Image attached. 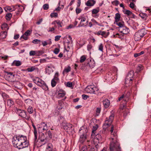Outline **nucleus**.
I'll list each match as a JSON object with an SVG mask.
<instances>
[{"label": "nucleus", "instance_id": "23", "mask_svg": "<svg viewBox=\"0 0 151 151\" xmlns=\"http://www.w3.org/2000/svg\"><path fill=\"white\" fill-rule=\"evenodd\" d=\"M53 146L51 143L47 144L46 148V151H55L53 150Z\"/></svg>", "mask_w": 151, "mask_h": 151}, {"label": "nucleus", "instance_id": "29", "mask_svg": "<svg viewBox=\"0 0 151 151\" xmlns=\"http://www.w3.org/2000/svg\"><path fill=\"white\" fill-rule=\"evenodd\" d=\"M123 12L125 14L127 15H130L132 14L133 16V17L134 18L135 16L133 14L132 12L129 10L124 9L123 10Z\"/></svg>", "mask_w": 151, "mask_h": 151}, {"label": "nucleus", "instance_id": "50", "mask_svg": "<svg viewBox=\"0 0 151 151\" xmlns=\"http://www.w3.org/2000/svg\"><path fill=\"white\" fill-rule=\"evenodd\" d=\"M129 7L133 9H135L136 6L133 3L131 2L129 5Z\"/></svg>", "mask_w": 151, "mask_h": 151}, {"label": "nucleus", "instance_id": "54", "mask_svg": "<svg viewBox=\"0 0 151 151\" xmlns=\"http://www.w3.org/2000/svg\"><path fill=\"white\" fill-rule=\"evenodd\" d=\"M32 31L30 30H27V31L24 34V35L26 36H28L30 35V33L32 32Z\"/></svg>", "mask_w": 151, "mask_h": 151}, {"label": "nucleus", "instance_id": "62", "mask_svg": "<svg viewBox=\"0 0 151 151\" xmlns=\"http://www.w3.org/2000/svg\"><path fill=\"white\" fill-rule=\"evenodd\" d=\"M7 76L8 77H11L12 78L14 77V75L13 74V73L12 72H8L7 73Z\"/></svg>", "mask_w": 151, "mask_h": 151}, {"label": "nucleus", "instance_id": "18", "mask_svg": "<svg viewBox=\"0 0 151 151\" xmlns=\"http://www.w3.org/2000/svg\"><path fill=\"white\" fill-rule=\"evenodd\" d=\"M119 31L124 34H127L129 33V30L128 28L124 26L119 29Z\"/></svg>", "mask_w": 151, "mask_h": 151}, {"label": "nucleus", "instance_id": "2", "mask_svg": "<svg viewBox=\"0 0 151 151\" xmlns=\"http://www.w3.org/2000/svg\"><path fill=\"white\" fill-rule=\"evenodd\" d=\"M114 129V126L112 125L111 127L110 132L111 133V135L114 137H111V139L112 141H111L110 145V151H121V148L119 146V144L117 140V137L116 133L113 132Z\"/></svg>", "mask_w": 151, "mask_h": 151}, {"label": "nucleus", "instance_id": "32", "mask_svg": "<svg viewBox=\"0 0 151 151\" xmlns=\"http://www.w3.org/2000/svg\"><path fill=\"white\" fill-rule=\"evenodd\" d=\"M92 138L94 139H96L99 141L101 140L102 137L101 135L99 134H96Z\"/></svg>", "mask_w": 151, "mask_h": 151}, {"label": "nucleus", "instance_id": "9", "mask_svg": "<svg viewBox=\"0 0 151 151\" xmlns=\"http://www.w3.org/2000/svg\"><path fill=\"white\" fill-rule=\"evenodd\" d=\"M78 19L79 20H81L80 24L78 26L79 27H85L87 25L88 20H86V18L85 17H81L78 18Z\"/></svg>", "mask_w": 151, "mask_h": 151}, {"label": "nucleus", "instance_id": "51", "mask_svg": "<svg viewBox=\"0 0 151 151\" xmlns=\"http://www.w3.org/2000/svg\"><path fill=\"white\" fill-rule=\"evenodd\" d=\"M88 148L86 146L84 145L82 146L80 150V151H87Z\"/></svg>", "mask_w": 151, "mask_h": 151}, {"label": "nucleus", "instance_id": "63", "mask_svg": "<svg viewBox=\"0 0 151 151\" xmlns=\"http://www.w3.org/2000/svg\"><path fill=\"white\" fill-rule=\"evenodd\" d=\"M76 12L77 14H78L80 13L81 11V9L76 8Z\"/></svg>", "mask_w": 151, "mask_h": 151}, {"label": "nucleus", "instance_id": "8", "mask_svg": "<svg viewBox=\"0 0 151 151\" xmlns=\"http://www.w3.org/2000/svg\"><path fill=\"white\" fill-rule=\"evenodd\" d=\"M115 75V73H108L106 75V79L108 81L112 80L115 81L117 79L116 76Z\"/></svg>", "mask_w": 151, "mask_h": 151}, {"label": "nucleus", "instance_id": "30", "mask_svg": "<svg viewBox=\"0 0 151 151\" xmlns=\"http://www.w3.org/2000/svg\"><path fill=\"white\" fill-rule=\"evenodd\" d=\"M32 126L33 127L34 129V133L35 136V140L37 139V131L35 125L33 124H32Z\"/></svg>", "mask_w": 151, "mask_h": 151}, {"label": "nucleus", "instance_id": "5", "mask_svg": "<svg viewBox=\"0 0 151 151\" xmlns=\"http://www.w3.org/2000/svg\"><path fill=\"white\" fill-rule=\"evenodd\" d=\"M85 91L87 93H94L98 94L99 89L94 85H90L87 86L85 89Z\"/></svg>", "mask_w": 151, "mask_h": 151}, {"label": "nucleus", "instance_id": "47", "mask_svg": "<svg viewBox=\"0 0 151 151\" xmlns=\"http://www.w3.org/2000/svg\"><path fill=\"white\" fill-rule=\"evenodd\" d=\"M56 81L52 79L51 81V85L52 87H54L56 85L57 83L58 82H56Z\"/></svg>", "mask_w": 151, "mask_h": 151}, {"label": "nucleus", "instance_id": "52", "mask_svg": "<svg viewBox=\"0 0 151 151\" xmlns=\"http://www.w3.org/2000/svg\"><path fill=\"white\" fill-rule=\"evenodd\" d=\"M58 14L57 13L53 12L51 14L50 16L51 17H58Z\"/></svg>", "mask_w": 151, "mask_h": 151}, {"label": "nucleus", "instance_id": "37", "mask_svg": "<svg viewBox=\"0 0 151 151\" xmlns=\"http://www.w3.org/2000/svg\"><path fill=\"white\" fill-rule=\"evenodd\" d=\"M14 104V101L12 99H8L7 100V105L9 107H11Z\"/></svg>", "mask_w": 151, "mask_h": 151}, {"label": "nucleus", "instance_id": "25", "mask_svg": "<svg viewBox=\"0 0 151 151\" xmlns=\"http://www.w3.org/2000/svg\"><path fill=\"white\" fill-rule=\"evenodd\" d=\"M98 126L97 124L95 126H93V128L92 130V133L91 135V137L93 138V136L96 134V131L97 129Z\"/></svg>", "mask_w": 151, "mask_h": 151}, {"label": "nucleus", "instance_id": "55", "mask_svg": "<svg viewBox=\"0 0 151 151\" xmlns=\"http://www.w3.org/2000/svg\"><path fill=\"white\" fill-rule=\"evenodd\" d=\"M129 112L128 110L127 109H126L125 110V111L124 112V113L123 116L124 117H125L127 116V115L129 114Z\"/></svg>", "mask_w": 151, "mask_h": 151}, {"label": "nucleus", "instance_id": "35", "mask_svg": "<svg viewBox=\"0 0 151 151\" xmlns=\"http://www.w3.org/2000/svg\"><path fill=\"white\" fill-rule=\"evenodd\" d=\"M140 16L142 18V19L144 20H146L147 18L148 17L147 15L144 13H141L139 14Z\"/></svg>", "mask_w": 151, "mask_h": 151}, {"label": "nucleus", "instance_id": "49", "mask_svg": "<svg viewBox=\"0 0 151 151\" xmlns=\"http://www.w3.org/2000/svg\"><path fill=\"white\" fill-rule=\"evenodd\" d=\"M142 69V65H139L137 67L136 72L138 73Z\"/></svg>", "mask_w": 151, "mask_h": 151}, {"label": "nucleus", "instance_id": "19", "mask_svg": "<svg viewBox=\"0 0 151 151\" xmlns=\"http://www.w3.org/2000/svg\"><path fill=\"white\" fill-rule=\"evenodd\" d=\"M71 70V68L69 65L65 66L63 71V75H67L68 72H70Z\"/></svg>", "mask_w": 151, "mask_h": 151}, {"label": "nucleus", "instance_id": "56", "mask_svg": "<svg viewBox=\"0 0 151 151\" xmlns=\"http://www.w3.org/2000/svg\"><path fill=\"white\" fill-rule=\"evenodd\" d=\"M40 40H39L38 39H35L34 40L32 41V42L35 44H36L38 43L39 42H40Z\"/></svg>", "mask_w": 151, "mask_h": 151}, {"label": "nucleus", "instance_id": "60", "mask_svg": "<svg viewBox=\"0 0 151 151\" xmlns=\"http://www.w3.org/2000/svg\"><path fill=\"white\" fill-rule=\"evenodd\" d=\"M59 51L60 50L58 48H55L53 51L54 53L56 54H58Z\"/></svg>", "mask_w": 151, "mask_h": 151}, {"label": "nucleus", "instance_id": "58", "mask_svg": "<svg viewBox=\"0 0 151 151\" xmlns=\"http://www.w3.org/2000/svg\"><path fill=\"white\" fill-rule=\"evenodd\" d=\"M43 8L44 10H47L49 8V5L48 4H45L43 6Z\"/></svg>", "mask_w": 151, "mask_h": 151}, {"label": "nucleus", "instance_id": "40", "mask_svg": "<svg viewBox=\"0 0 151 151\" xmlns=\"http://www.w3.org/2000/svg\"><path fill=\"white\" fill-rule=\"evenodd\" d=\"M4 9L5 11L6 12H7L8 11L12 12L14 10V9H12L11 7L9 6L5 7H4Z\"/></svg>", "mask_w": 151, "mask_h": 151}, {"label": "nucleus", "instance_id": "20", "mask_svg": "<svg viewBox=\"0 0 151 151\" xmlns=\"http://www.w3.org/2000/svg\"><path fill=\"white\" fill-rule=\"evenodd\" d=\"M58 104L56 109L58 113L60 112V111L63 109V103L62 101H58Z\"/></svg>", "mask_w": 151, "mask_h": 151}, {"label": "nucleus", "instance_id": "53", "mask_svg": "<svg viewBox=\"0 0 151 151\" xmlns=\"http://www.w3.org/2000/svg\"><path fill=\"white\" fill-rule=\"evenodd\" d=\"M46 134L50 138H51L52 137V134L50 130L46 132Z\"/></svg>", "mask_w": 151, "mask_h": 151}, {"label": "nucleus", "instance_id": "14", "mask_svg": "<svg viewBox=\"0 0 151 151\" xmlns=\"http://www.w3.org/2000/svg\"><path fill=\"white\" fill-rule=\"evenodd\" d=\"M42 136L40 137L39 139V140L40 142H41V144L40 145H37L38 144L37 143V142L36 143L35 142V145H36L37 147L39 146H41L42 145H44L46 142V138L44 136V134L42 133Z\"/></svg>", "mask_w": 151, "mask_h": 151}, {"label": "nucleus", "instance_id": "13", "mask_svg": "<svg viewBox=\"0 0 151 151\" xmlns=\"http://www.w3.org/2000/svg\"><path fill=\"white\" fill-rule=\"evenodd\" d=\"M54 67L52 65H47L45 68L46 73L48 75H50L54 71L53 69Z\"/></svg>", "mask_w": 151, "mask_h": 151}, {"label": "nucleus", "instance_id": "61", "mask_svg": "<svg viewBox=\"0 0 151 151\" xmlns=\"http://www.w3.org/2000/svg\"><path fill=\"white\" fill-rule=\"evenodd\" d=\"M61 36L60 35H57L55 37V40L56 41H57L59 40Z\"/></svg>", "mask_w": 151, "mask_h": 151}, {"label": "nucleus", "instance_id": "27", "mask_svg": "<svg viewBox=\"0 0 151 151\" xmlns=\"http://www.w3.org/2000/svg\"><path fill=\"white\" fill-rule=\"evenodd\" d=\"M65 95V92L63 91L59 92L58 95L57 97L59 99H60L63 97Z\"/></svg>", "mask_w": 151, "mask_h": 151}, {"label": "nucleus", "instance_id": "16", "mask_svg": "<svg viewBox=\"0 0 151 151\" xmlns=\"http://www.w3.org/2000/svg\"><path fill=\"white\" fill-rule=\"evenodd\" d=\"M131 94V93L129 92H128L126 95H123L119 98L118 101H120L123 100L125 101H127L128 99V98Z\"/></svg>", "mask_w": 151, "mask_h": 151}, {"label": "nucleus", "instance_id": "42", "mask_svg": "<svg viewBox=\"0 0 151 151\" xmlns=\"http://www.w3.org/2000/svg\"><path fill=\"white\" fill-rule=\"evenodd\" d=\"M12 16V14L10 13L7 14L5 16L6 19L7 20H10Z\"/></svg>", "mask_w": 151, "mask_h": 151}, {"label": "nucleus", "instance_id": "26", "mask_svg": "<svg viewBox=\"0 0 151 151\" xmlns=\"http://www.w3.org/2000/svg\"><path fill=\"white\" fill-rule=\"evenodd\" d=\"M56 24L58 25V28L62 27V23L59 20H55L52 23V25H55Z\"/></svg>", "mask_w": 151, "mask_h": 151}, {"label": "nucleus", "instance_id": "10", "mask_svg": "<svg viewBox=\"0 0 151 151\" xmlns=\"http://www.w3.org/2000/svg\"><path fill=\"white\" fill-rule=\"evenodd\" d=\"M39 130L41 132L47 130L48 129L47 124L44 122H42L37 125Z\"/></svg>", "mask_w": 151, "mask_h": 151}, {"label": "nucleus", "instance_id": "46", "mask_svg": "<svg viewBox=\"0 0 151 151\" xmlns=\"http://www.w3.org/2000/svg\"><path fill=\"white\" fill-rule=\"evenodd\" d=\"M40 87H41L43 90L45 91H47L48 89L47 86L45 82L43 85H42V86Z\"/></svg>", "mask_w": 151, "mask_h": 151}, {"label": "nucleus", "instance_id": "12", "mask_svg": "<svg viewBox=\"0 0 151 151\" xmlns=\"http://www.w3.org/2000/svg\"><path fill=\"white\" fill-rule=\"evenodd\" d=\"M62 125L63 126L64 129L67 132L70 131L72 127V125L71 124L65 122H63Z\"/></svg>", "mask_w": 151, "mask_h": 151}, {"label": "nucleus", "instance_id": "34", "mask_svg": "<svg viewBox=\"0 0 151 151\" xmlns=\"http://www.w3.org/2000/svg\"><path fill=\"white\" fill-rule=\"evenodd\" d=\"M1 29L2 30H8L9 29V27L8 25L6 23H4L1 26Z\"/></svg>", "mask_w": 151, "mask_h": 151}, {"label": "nucleus", "instance_id": "44", "mask_svg": "<svg viewBox=\"0 0 151 151\" xmlns=\"http://www.w3.org/2000/svg\"><path fill=\"white\" fill-rule=\"evenodd\" d=\"M91 21L93 24V25H97L99 26H101L100 24L99 23L94 19H91Z\"/></svg>", "mask_w": 151, "mask_h": 151}, {"label": "nucleus", "instance_id": "33", "mask_svg": "<svg viewBox=\"0 0 151 151\" xmlns=\"http://www.w3.org/2000/svg\"><path fill=\"white\" fill-rule=\"evenodd\" d=\"M59 73L58 72H56L55 74L54 78L52 79L56 81V82H59Z\"/></svg>", "mask_w": 151, "mask_h": 151}, {"label": "nucleus", "instance_id": "3", "mask_svg": "<svg viewBox=\"0 0 151 151\" xmlns=\"http://www.w3.org/2000/svg\"><path fill=\"white\" fill-rule=\"evenodd\" d=\"M87 130L84 128L83 127H81L79 130L80 137L79 142L83 144L88 138L87 134Z\"/></svg>", "mask_w": 151, "mask_h": 151}, {"label": "nucleus", "instance_id": "38", "mask_svg": "<svg viewBox=\"0 0 151 151\" xmlns=\"http://www.w3.org/2000/svg\"><path fill=\"white\" fill-rule=\"evenodd\" d=\"M100 11L99 7H97L96 9H93L92 10L91 12L93 14H95L98 13Z\"/></svg>", "mask_w": 151, "mask_h": 151}, {"label": "nucleus", "instance_id": "7", "mask_svg": "<svg viewBox=\"0 0 151 151\" xmlns=\"http://www.w3.org/2000/svg\"><path fill=\"white\" fill-rule=\"evenodd\" d=\"M15 111L17 113L19 116L22 117L27 119L28 118L27 116L25 111L24 110H21L17 108H15L14 109Z\"/></svg>", "mask_w": 151, "mask_h": 151}, {"label": "nucleus", "instance_id": "45", "mask_svg": "<svg viewBox=\"0 0 151 151\" xmlns=\"http://www.w3.org/2000/svg\"><path fill=\"white\" fill-rule=\"evenodd\" d=\"M86 55H83L80 58V62L81 63L84 62L86 58Z\"/></svg>", "mask_w": 151, "mask_h": 151}, {"label": "nucleus", "instance_id": "31", "mask_svg": "<svg viewBox=\"0 0 151 151\" xmlns=\"http://www.w3.org/2000/svg\"><path fill=\"white\" fill-rule=\"evenodd\" d=\"M7 32L6 31H3L1 32L0 34V36L1 38L4 39L5 38L6 36Z\"/></svg>", "mask_w": 151, "mask_h": 151}, {"label": "nucleus", "instance_id": "64", "mask_svg": "<svg viewBox=\"0 0 151 151\" xmlns=\"http://www.w3.org/2000/svg\"><path fill=\"white\" fill-rule=\"evenodd\" d=\"M112 4L116 6H117L119 4V2L117 0H115L112 2Z\"/></svg>", "mask_w": 151, "mask_h": 151}, {"label": "nucleus", "instance_id": "1", "mask_svg": "<svg viewBox=\"0 0 151 151\" xmlns=\"http://www.w3.org/2000/svg\"><path fill=\"white\" fill-rule=\"evenodd\" d=\"M12 143L14 147L19 149L27 147L29 144L26 136L22 135L14 136Z\"/></svg>", "mask_w": 151, "mask_h": 151}, {"label": "nucleus", "instance_id": "17", "mask_svg": "<svg viewBox=\"0 0 151 151\" xmlns=\"http://www.w3.org/2000/svg\"><path fill=\"white\" fill-rule=\"evenodd\" d=\"M88 64L91 68H93L95 65V63L94 60L91 58H89L87 59Z\"/></svg>", "mask_w": 151, "mask_h": 151}, {"label": "nucleus", "instance_id": "15", "mask_svg": "<svg viewBox=\"0 0 151 151\" xmlns=\"http://www.w3.org/2000/svg\"><path fill=\"white\" fill-rule=\"evenodd\" d=\"M134 76V72L132 70L130 71L128 74L125 81V83L127 84L129 81H132V78Z\"/></svg>", "mask_w": 151, "mask_h": 151}, {"label": "nucleus", "instance_id": "11", "mask_svg": "<svg viewBox=\"0 0 151 151\" xmlns=\"http://www.w3.org/2000/svg\"><path fill=\"white\" fill-rule=\"evenodd\" d=\"M34 82L37 86H40L44 83V81L38 77H34L32 79Z\"/></svg>", "mask_w": 151, "mask_h": 151}, {"label": "nucleus", "instance_id": "21", "mask_svg": "<svg viewBox=\"0 0 151 151\" xmlns=\"http://www.w3.org/2000/svg\"><path fill=\"white\" fill-rule=\"evenodd\" d=\"M22 64V62L19 60H14L12 64V65L13 66H19Z\"/></svg>", "mask_w": 151, "mask_h": 151}, {"label": "nucleus", "instance_id": "28", "mask_svg": "<svg viewBox=\"0 0 151 151\" xmlns=\"http://www.w3.org/2000/svg\"><path fill=\"white\" fill-rule=\"evenodd\" d=\"M52 42L51 41V39H49L46 41H43L42 42V44L43 46L44 47L48 44L50 45L51 44Z\"/></svg>", "mask_w": 151, "mask_h": 151}, {"label": "nucleus", "instance_id": "39", "mask_svg": "<svg viewBox=\"0 0 151 151\" xmlns=\"http://www.w3.org/2000/svg\"><path fill=\"white\" fill-rule=\"evenodd\" d=\"M116 24L119 26V29H120L121 28H122L124 26V22H116Z\"/></svg>", "mask_w": 151, "mask_h": 151}, {"label": "nucleus", "instance_id": "41", "mask_svg": "<svg viewBox=\"0 0 151 151\" xmlns=\"http://www.w3.org/2000/svg\"><path fill=\"white\" fill-rule=\"evenodd\" d=\"M25 103L29 105L32 104L33 102L32 100L27 99L25 100Z\"/></svg>", "mask_w": 151, "mask_h": 151}, {"label": "nucleus", "instance_id": "4", "mask_svg": "<svg viewBox=\"0 0 151 151\" xmlns=\"http://www.w3.org/2000/svg\"><path fill=\"white\" fill-rule=\"evenodd\" d=\"M114 114L111 113L109 118H106L105 123L103 126V129H104L105 131L106 129L111 125L114 120Z\"/></svg>", "mask_w": 151, "mask_h": 151}, {"label": "nucleus", "instance_id": "59", "mask_svg": "<svg viewBox=\"0 0 151 151\" xmlns=\"http://www.w3.org/2000/svg\"><path fill=\"white\" fill-rule=\"evenodd\" d=\"M72 83L70 82H68L67 83L66 86L69 87H72Z\"/></svg>", "mask_w": 151, "mask_h": 151}, {"label": "nucleus", "instance_id": "36", "mask_svg": "<svg viewBox=\"0 0 151 151\" xmlns=\"http://www.w3.org/2000/svg\"><path fill=\"white\" fill-rule=\"evenodd\" d=\"M120 15L119 14L117 13L116 14L115 19L116 22H119L120 19Z\"/></svg>", "mask_w": 151, "mask_h": 151}, {"label": "nucleus", "instance_id": "43", "mask_svg": "<svg viewBox=\"0 0 151 151\" xmlns=\"http://www.w3.org/2000/svg\"><path fill=\"white\" fill-rule=\"evenodd\" d=\"M36 68L34 66H32L30 68H28L27 69V70L29 72H32L36 70Z\"/></svg>", "mask_w": 151, "mask_h": 151}, {"label": "nucleus", "instance_id": "6", "mask_svg": "<svg viewBox=\"0 0 151 151\" xmlns=\"http://www.w3.org/2000/svg\"><path fill=\"white\" fill-rule=\"evenodd\" d=\"M146 34V32L145 29H141L135 33L134 35V39L135 41H138Z\"/></svg>", "mask_w": 151, "mask_h": 151}, {"label": "nucleus", "instance_id": "48", "mask_svg": "<svg viewBox=\"0 0 151 151\" xmlns=\"http://www.w3.org/2000/svg\"><path fill=\"white\" fill-rule=\"evenodd\" d=\"M27 111L29 114H32L33 111L32 107L29 106L27 109Z\"/></svg>", "mask_w": 151, "mask_h": 151}, {"label": "nucleus", "instance_id": "22", "mask_svg": "<svg viewBox=\"0 0 151 151\" xmlns=\"http://www.w3.org/2000/svg\"><path fill=\"white\" fill-rule=\"evenodd\" d=\"M96 3V1L94 0H88L86 4L88 6H93Z\"/></svg>", "mask_w": 151, "mask_h": 151}, {"label": "nucleus", "instance_id": "24", "mask_svg": "<svg viewBox=\"0 0 151 151\" xmlns=\"http://www.w3.org/2000/svg\"><path fill=\"white\" fill-rule=\"evenodd\" d=\"M103 104L105 108L108 107L110 104V101L107 99H105L103 101Z\"/></svg>", "mask_w": 151, "mask_h": 151}, {"label": "nucleus", "instance_id": "57", "mask_svg": "<svg viewBox=\"0 0 151 151\" xmlns=\"http://www.w3.org/2000/svg\"><path fill=\"white\" fill-rule=\"evenodd\" d=\"M99 49L101 51H103V44L101 43L99 46Z\"/></svg>", "mask_w": 151, "mask_h": 151}]
</instances>
